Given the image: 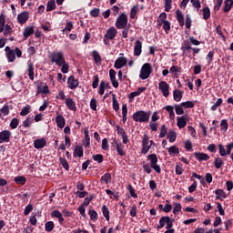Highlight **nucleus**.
<instances>
[{
    "label": "nucleus",
    "mask_w": 233,
    "mask_h": 233,
    "mask_svg": "<svg viewBox=\"0 0 233 233\" xmlns=\"http://www.w3.org/2000/svg\"><path fill=\"white\" fill-rule=\"evenodd\" d=\"M150 120V111H137L133 114V121L135 123H148Z\"/></svg>",
    "instance_id": "obj_1"
},
{
    "label": "nucleus",
    "mask_w": 233,
    "mask_h": 233,
    "mask_svg": "<svg viewBox=\"0 0 233 233\" xmlns=\"http://www.w3.org/2000/svg\"><path fill=\"white\" fill-rule=\"evenodd\" d=\"M181 106H183L184 108H194V102L192 101L182 102Z\"/></svg>",
    "instance_id": "obj_62"
},
{
    "label": "nucleus",
    "mask_w": 233,
    "mask_h": 233,
    "mask_svg": "<svg viewBox=\"0 0 233 233\" xmlns=\"http://www.w3.org/2000/svg\"><path fill=\"white\" fill-rule=\"evenodd\" d=\"M172 218H170V217L166 216V217H162L159 219V226L157 227V228L160 229L163 228V227H165V225H167L171 222Z\"/></svg>",
    "instance_id": "obj_21"
},
{
    "label": "nucleus",
    "mask_w": 233,
    "mask_h": 233,
    "mask_svg": "<svg viewBox=\"0 0 233 233\" xmlns=\"http://www.w3.org/2000/svg\"><path fill=\"white\" fill-rule=\"evenodd\" d=\"M194 177H196V179H199L201 185H205V178L203 177V176L198 175V173L193 172V173H192L191 181H194Z\"/></svg>",
    "instance_id": "obj_50"
},
{
    "label": "nucleus",
    "mask_w": 233,
    "mask_h": 233,
    "mask_svg": "<svg viewBox=\"0 0 233 233\" xmlns=\"http://www.w3.org/2000/svg\"><path fill=\"white\" fill-rule=\"evenodd\" d=\"M127 114H128V108L127 107V104L122 106V121L123 123H127Z\"/></svg>",
    "instance_id": "obj_44"
},
{
    "label": "nucleus",
    "mask_w": 233,
    "mask_h": 233,
    "mask_svg": "<svg viewBox=\"0 0 233 233\" xmlns=\"http://www.w3.org/2000/svg\"><path fill=\"white\" fill-rule=\"evenodd\" d=\"M59 161L63 168H65V170H70V165L68 164V161L66 160V158L59 157Z\"/></svg>",
    "instance_id": "obj_42"
},
{
    "label": "nucleus",
    "mask_w": 233,
    "mask_h": 233,
    "mask_svg": "<svg viewBox=\"0 0 233 233\" xmlns=\"http://www.w3.org/2000/svg\"><path fill=\"white\" fill-rule=\"evenodd\" d=\"M32 34H34V26H29L24 30L23 35L25 39H26L27 37L31 36Z\"/></svg>",
    "instance_id": "obj_34"
},
{
    "label": "nucleus",
    "mask_w": 233,
    "mask_h": 233,
    "mask_svg": "<svg viewBox=\"0 0 233 233\" xmlns=\"http://www.w3.org/2000/svg\"><path fill=\"white\" fill-rule=\"evenodd\" d=\"M6 15L5 14L0 15V34L5 30V23Z\"/></svg>",
    "instance_id": "obj_47"
},
{
    "label": "nucleus",
    "mask_w": 233,
    "mask_h": 233,
    "mask_svg": "<svg viewBox=\"0 0 233 233\" xmlns=\"http://www.w3.org/2000/svg\"><path fill=\"white\" fill-rule=\"evenodd\" d=\"M32 123H34V116H28L23 121L21 127H24V128H30V127H32Z\"/></svg>",
    "instance_id": "obj_27"
},
{
    "label": "nucleus",
    "mask_w": 233,
    "mask_h": 233,
    "mask_svg": "<svg viewBox=\"0 0 233 233\" xmlns=\"http://www.w3.org/2000/svg\"><path fill=\"white\" fill-rule=\"evenodd\" d=\"M67 85L70 90H76L79 86V80L76 79L74 76H71L67 78Z\"/></svg>",
    "instance_id": "obj_11"
},
{
    "label": "nucleus",
    "mask_w": 233,
    "mask_h": 233,
    "mask_svg": "<svg viewBox=\"0 0 233 233\" xmlns=\"http://www.w3.org/2000/svg\"><path fill=\"white\" fill-rule=\"evenodd\" d=\"M72 28H74V24L72 22H67L66 27L63 29V32L68 34V32H72Z\"/></svg>",
    "instance_id": "obj_56"
},
{
    "label": "nucleus",
    "mask_w": 233,
    "mask_h": 233,
    "mask_svg": "<svg viewBox=\"0 0 233 233\" xmlns=\"http://www.w3.org/2000/svg\"><path fill=\"white\" fill-rule=\"evenodd\" d=\"M232 6H233V0H226L224 2L223 11L226 13L230 12V10H232Z\"/></svg>",
    "instance_id": "obj_28"
},
{
    "label": "nucleus",
    "mask_w": 233,
    "mask_h": 233,
    "mask_svg": "<svg viewBox=\"0 0 233 233\" xmlns=\"http://www.w3.org/2000/svg\"><path fill=\"white\" fill-rule=\"evenodd\" d=\"M127 63V57L119 56L115 61L114 67L116 68V70H119V68H123V66H126Z\"/></svg>",
    "instance_id": "obj_12"
},
{
    "label": "nucleus",
    "mask_w": 233,
    "mask_h": 233,
    "mask_svg": "<svg viewBox=\"0 0 233 233\" xmlns=\"http://www.w3.org/2000/svg\"><path fill=\"white\" fill-rule=\"evenodd\" d=\"M167 13L163 12L159 15L158 16V20H157V23H158V26H161V25H163V23L167 22Z\"/></svg>",
    "instance_id": "obj_46"
},
{
    "label": "nucleus",
    "mask_w": 233,
    "mask_h": 233,
    "mask_svg": "<svg viewBox=\"0 0 233 233\" xmlns=\"http://www.w3.org/2000/svg\"><path fill=\"white\" fill-rule=\"evenodd\" d=\"M193 8H196V10H199L201 8V2L199 0H191Z\"/></svg>",
    "instance_id": "obj_60"
},
{
    "label": "nucleus",
    "mask_w": 233,
    "mask_h": 233,
    "mask_svg": "<svg viewBox=\"0 0 233 233\" xmlns=\"http://www.w3.org/2000/svg\"><path fill=\"white\" fill-rule=\"evenodd\" d=\"M10 137H12L10 130L0 131V143H10Z\"/></svg>",
    "instance_id": "obj_10"
},
{
    "label": "nucleus",
    "mask_w": 233,
    "mask_h": 233,
    "mask_svg": "<svg viewBox=\"0 0 233 233\" xmlns=\"http://www.w3.org/2000/svg\"><path fill=\"white\" fill-rule=\"evenodd\" d=\"M142 50H143V43H141V41L139 40H137L134 47V56H141Z\"/></svg>",
    "instance_id": "obj_17"
},
{
    "label": "nucleus",
    "mask_w": 233,
    "mask_h": 233,
    "mask_svg": "<svg viewBox=\"0 0 233 233\" xmlns=\"http://www.w3.org/2000/svg\"><path fill=\"white\" fill-rule=\"evenodd\" d=\"M116 150L118 156H121V157L127 156V153L125 152V146H123V144L117 145L116 147Z\"/></svg>",
    "instance_id": "obj_36"
},
{
    "label": "nucleus",
    "mask_w": 233,
    "mask_h": 233,
    "mask_svg": "<svg viewBox=\"0 0 233 233\" xmlns=\"http://www.w3.org/2000/svg\"><path fill=\"white\" fill-rule=\"evenodd\" d=\"M165 1V12H170L172 10V0H164Z\"/></svg>",
    "instance_id": "obj_57"
},
{
    "label": "nucleus",
    "mask_w": 233,
    "mask_h": 233,
    "mask_svg": "<svg viewBox=\"0 0 233 233\" xmlns=\"http://www.w3.org/2000/svg\"><path fill=\"white\" fill-rule=\"evenodd\" d=\"M93 57L95 63H101V55H99V52L93 51Z\"/></svg>",
    "instance_id": "obj_59"
},
{
    "label": "nucleus",
    "mask_w": 233,
    "mask_h": 233,
    "mask_svg": "<svg viewBox=\"0 0 233 233\" xmlns=\"http://www.w3.org/2000/svg\"><path fill=\"white\" fill-rule=\"evenodd\" d=\"M101 183H105L106 185H108V183L112 182V175L110 173H105L101 178Z\"/></svg>",
    "instance_id": "obj_25"
},
{
    "label": "nucleus",
    "mask_w": 233,
    "mask_h": 233,
    "mask_svg": "<svg viewBox=\"0 0 233 233\" xmlns=\"http://www.w3.org/2000/svg\"><path fill=\"white\" fill-rule=\"evenodd\" d=\"M127 24L128 16L127 15V14L123 13L116 18L115 25L118 30H123V28H125V26H127Z\"/></svg>",
    "instance_id": "obj_4"
},
{
    "label": "nucleus",
    "mask_w": 233,
    "mask_h": 233,
    "mask_svg": "<svg viewBox=\"0 0 233 233\" xmlns=\"http://www.w3.org/2000/svg\"><path fill=\"white\" fill-rule=\"evenodd\" d=\"M56 127L58 128H65V125L66 121L65 120V116L62 115H58L56 118Z\"/></svg>",
    "instance_id": "obj_20"
},
{
    "label": "nucleus",
    "mask_w": 233,
    "mask_h": 233,
    "mask_svg": "<svg viewBox=\"0 0 233 233\" xmlns=\"http://www.w3.org/2000/svg\"><path fill=\"white\" fill-rule=\"evenodd\" d=\"M51 218H56L58 219L59 225H64L65 218H63V214L58 209L53 210L51 212Z\"/></svg>",
    "instance_id": "obj_13"
},
{
    "label": "nucleus",
    "mask_w": 233,
    "mask_h": 233,
    "mask_svg": "<svg viewBox=\"0 0 233 233\" xmlns=\"http://www.w3.org/2000/svg\"><path fill=\"white\" fill-rule=\"evenodd\" d=\"M66 105L69 110H72L73 112L77 111V106H76V102H74L73 98H66Z\"/></svg>",
    "instance_id": "obj_18"
},
{
    "label": "nucleus",
    "mask_w": 233,
    "mask_h": 233,
    "mask_svg": "<svg viewBox=\"0 0 233 233\" xmlns=\"http://www.w3.org/2000/svg\"><path fill=\"white\" fill-rule=\"evenodd\" d=\"M215 194L216 199H221V198H223V199H227V193H225L223 189H216Z\"/></svg>",
    "instance_id": "obj_30"
},
{
    "label": "nucleus",
    "mask_w": 233,
    "mask_h": 233,
    "mask_svg": "<svg viewBox=\"0 0 233 233\" xmlns=\"http://www.w3.org/2000/svg\"><path fill=\"white\" fill-rule=\"evenodd\" d=\"M192 26V18H190V15H186V28L190 30Z\"/></svg>",
    "instance_id": "obj_58"
},
{
    "label": "nucleus",
    "mask_w": 233,
    "mask_h": 233,
    "mask_svg": "<svg viewBox=\"0 0 233 233\" xmlns=\"http://www.w3.org/2000/svg\"><path fill=\"white\" fill-rule=\"evenodd\" d=\"M177 137V134L176 131H169L167 134V139H169V143H174Z\"/></svg>",
    "instance_id": "obj_41"
},
{
    "label": "nucleus",
    "mask_w": 233,
    "mask_h": 233,
    "mask_svg": "<svg viewBox=\"0 0 233 233\" xmlns=\"http://www.w3.org/2000/svg\"><path fill=\"white\" fill-rule=\"evenodd\" d=\"M152 72H153L152 65H150V63L144 64L140 69V74H139L140 79L142 80L148 79Z\"/></svg>",
    "instance_id": "obj_3"
},
{
    "label": "nucleus",
    "mask_w": 233,
    "mask_h": 233,
    "mask_svg": "<svg viewBox=\"0 0 233 233\" xmlns=\"http://www.w3.org/2000/svg\"><path fill=\"white\" fill-rule=\"evenodd\" d=\"M46 145V138L45 137L38 138L34 141V147L36 148V150L45 148Z\"/></svg>",
    "instance_id": "obj_14"
},
{
    "label": "nucleus",
    "mask_w": 233,
    "mask_h": 233,
    "mask_svg": "<svg viewBox=\"0 0 233 233\" xmlns=\"http://www.w3.org/2000/svg\"><path fill=\"white\" fill-rule=\"evenodd\" d=\"M55 227H56V225L54 224V221H47L45 224V230H46V232H52V230H54Z\"/></svg>",
    "instance_id": "obj_40"
},
{
    "label": "nucleus",
    "mask_w": 233,
    "mask_h": 233,
    "mask_svg": "<svg viewBox=\"0 0 233 233\" xmlns=\"http://www.w3.org/2000/svg\"><path fill=\"white\" fill-rule=\"evenodd\" d=\"M28 19H30L28 12H22L17 15V21L20 25H25Z\"/></svg>",
    "instance_id": "obj_16"
},
{
    "label": "nucleus",
    "mask_w": 233,
    "mask_h": 233,
    "mask_svg": "<svg viewBox=\"0 0 233 233\" xmlns=\"http://www.w3.org/2000/svg\"><path fill=\"white\" fill-rule=\"evenodd\" d=\"M158 89L160 90V92L162 93V95L164 96V97H168L169 94H170V86L168 85V83L165 82V81H161L158 84Z\"/></svg>",
    "instance_id": "obj_7"
},
{
    "label": "nucleus",
    "mask_w": 233,
    "mask_h": 233,
    "mask_svg": "<svg viewBox=\"0 0 233 233\" xmlns=\"http://www.w3.org/2000/svg\"><path fill=\"white\" fill-rule=\"evenodd\" d=\"M189 119H190V116H188V115L177 116V127H178V128H185V127H187V121H188Z\"/></svg>",
    "instance_id": "obj_9"
},
{
    "label": "nucleus",
    "mask_w": 233,
    "mask_h": 233,
    "mask_svg": "<svg viewBox=\"0 0 233 233\" xmlns=\"http://www.w3.org/2000/svg\"><path fill=\"white\" fill-rule=\"evenodd\" d=\"M202 14L203 19H205V21L210 19V8L208 6L203 7Z\"/></svg>",
    "instance_id": "obj_32"
},
{
    "label": "nucleus",
    "mask_w": 233,
    "mask_h": 233,
    "mask_svg": "<svg viewBox=\"0 0 233 233\" xmlns=\"http://www.w3.org/2000/svg\"><path fill=\"white\" fill-rule=\"evenodd\" d=\"M221 105H223V98H218V99L217 100V102L215 103V105L212 106L210 109H211L213 112H216V110H218V106H221Z\"/></svg>",
    "instance_id": "obj_53"
},
{
    "label": "nucleus",
    "mask_w": 233,
    "mask_h": 233,
    "mask_svg": "<svg viewBox=\"0 0 233 233\" xmlns=\"http://www.w3.org/2000/svg\"><path fill=\"white\" fill-rule=\"evenodd\" d=\"M184 171H185V169H183V164L176 165L175 172H176L177 176H181V174H183Z\"/></svg>",
    "instance_id": "obj_52"
},
{
    "label": "nucleus",
    "mask_w": 233,
    "mask_h": 233,
    "mask_svg": "<svg viewBox=\"0 0 233 233\" xmlns=\"http://www.w3.org/2000/svg\"><path fill=\"white\" fill-rule=\"evenodd\" d=\"M88 214L90 216L91 221H97V211L96 210H89Z\"/></svg>",
    "instance_id": "obj_55"
},
{
    "label": "nucleus",
    "mask_w": 233,
    "mask_h": 233,
    "mask_svg": "<svg viewBox=\"0 0 233 233\" xmlns=\"http://www.w3.org/2000/svg\"><path fill=\"white\" fill-rule=\"evenodd\" d=\"M84 134H85V138H86V143L84 144L86 148H89L90 147V135L88 134V128H86L84 130Z\"/></svg>",
    "instance_id": "obj_33"
},
{
    "label": "nucleus",
    "mask_w": 233,
    "mask_h": 233,
    "mask_svg": "<svg viewBox=\"0 0 233 233\" xmlns=\"http://www.w3.org/2000/svg\"><path fill=\"white\" fill-rule=\"evenodd\" d=\"M51 63H56L57 66H61L66 61L65 55L61 51L53 52L50 55Z\"/></svg>",
    "instance_id": "obj_2"
},
{
    "label": "nucleus",
    "mask_w": 233,
    "mask_h": 233,
    "mask_svg": "<svg viewBox=\"0 0 233 233\" xmlns=\"http://www.w3.org/2000/svg\"><path fill=\"white\" fill-rule=\"evenodd\" d=\"M31 108H32V107L30 106V105L25 106L22 109V111L20 112V116H28V114H30Z\"/></svg>",
    "instance_id": "obj_54"
},
{
    "label": "nucleus",
    "mask_w": 233,
    "mask_h": 233,
    "mask_svg": "<svg viewBox=\"0 0 233 233\" xmlns=\"http://www.w3.org/2000/svg\"><path fill=\"white\" fill-rule=\"evenodd\" d=\"M167 130H168V129L167 128V126L162 125L161 129H160L159 137H160V138L165 137V136H167Z\"/></svg>",
    "instance_id": "obj_64"
},
{
    "label": "nucleus",
    "mask_w": 233,
    "mask_h": 233,
    "mask_svg": "<svg viewBox=\"0 0 233 233\" xmlns=\"http://www.w3.org/2000/svg\"><path fill=\"white\" fill-rule=\"evenodd\" d=\"M27 66H28L27 72H28L29 79L31 81H34V63H32L31 61H28Z\"/></svg>",
    "instance_id": "obj_26"
},
{
    "label": "nucleus",
    "mask_w": 233,
    "mask_h": 233,
    "mask_svg": "<svg viewBox=\"0 0 233 233\" xmlns=\"http://www.w3.org/2000/svg\"><path fill=\"white\" fill-rule=\"evenodd\" d=\"M113 99V109L115 112H119V102H117V98L116 97V95L112 96Z\"/></svg>",
    "instance_id": "obj_49"
},
{
    "label": "nucleus",
    "mask_w": 233,
    "mask_h": 233,
    "mask_svg": "<svg viewBox=\"0 0 233 233\" xmlns=\"http://www.w3.org/2000/svg\"><path fill=\"white\" fill-rule=\"evenodd\" d=\"M15 56L16 57H21L23 56V52L19 47H15L13 51H9V53L6 54L8 63H14L15 61Z\"/></svg>",
    "instance_id": "obj_6"
},
{
    "label": "nucleus",
    "mask_w": 233,
    "mask_h": 233,
    "mask_svg": "<svg viewBox=\"0 0 233 233\" xmlns=\"http://www.w3.org/2000/svg\"><path fill=\"white\" fill-rule=\"evenodd\" d=\"M106 88H110V83H108V82H106L105 80H102L100 82L98 94L100 96H103L105 94Z\"/></svg>",
    "instance_id": "obj_22"
},
{
    "label": "nucleus",
    "mask_w": 233,
    "mask_h": 233,
    "mask_svg": "<svg viewBox=\"0 0 233 233\" xmlns=\"http://www.w3.org/2000/svg\"><path fill=\"white\" fill-rule=\"evenodd\" d=\"M17 127H19V118L17 117H15L11 120L10 122V127L13 129V130H15V128H17Z\"/></svg>",
    "instance_id": "obj_51"
},
{
    "label": "nucleus",
    "mask_w": 233,
    "mask_h": 233,
    "mask_svg": "<svg viewBox=\"0 0 233 233\" xmlns=\"http://www.w3.org/2000/svg\"><path fill=\"white\" fill-rule=\"evenodd\" d=\"M169 156H177L179 154V147L172 146L168 148Z\"/></svg>",
    "instance_id": "obj_39"
},
{
    "label": "nucleus",
    "mask_w": 233,
    "mask_h": 233,
    "mask_svg": "<svg viewBox=\"0 0 233 233\" xmlns=\"http://www.w3.org/2000/svg\"><path fill=\"white\" fill-rule=\"evenodd\" d=\"M173 98H174V101H176L177 103H179V101L183 99V92L179 89H175L173 91Z\"/></svg>",
    "instance_id": "obj_24"
},
{
    "label": "nucleus",
    "mask_w": 233,
    "mask_h": 233,
    "mask_svg": "<svg viewBox=\"0 0 233 233\" xmlns=\"http://www.w3.org/2000/svg\"><path fill=\"white\" fill-rule=\"evenodd\" d=\"M102 214L106 221H110V210H108V208L105 205L102 207Z\"/></svg>",
    "instance_id": "obj_37"
},
{
    "label": "nucleus",
    "mask_w": 233,
    "mask_h": 233,
    "mask_svg": "<svg viewBox=\"0 0 233 233\" xmlns=\"http://www.w3.org/2000/svg\"><path fill=\"white\" fill-rule=\"evenodd\" d=\"M220 130H221V132H227V130H228V122L227 121V119L221 120Z\"/></svg>",
    "instance_id": "obj_48"
},
{
    "label": "nucleus",
    "mask_w": 233,
    "mask_h": 233,
    "mask_svg": "<svg viewBox=\"0 0 233 233\" xmlns=\"http://www.w3.org/2000/svg\"><path fill=\"white\" fill-rule=\"evenodd\" d=\"M180 50L182 51V54L183 56H185V57H191L190 55H188L190 50H192V46L190 45V41L185 40L181 45Z\"/></svg>",
    "instance_id": "obj_8"
},
{
    "label": "nucleus",
    "mask_w": 233,
    "mask_h": 233,
    "mask_svg": "<svg viewBox=\"0 0 233 233\" xmlns=\"http://www.w3.org/2000/svg\"><path fill=\"white\" fill-rule=\"evenodd\" d=\"M56 0H50L46 5V12H52L53 10H56Z\"/></svg>",
    "instance_id": "obj_35"
},
{
    "label": "nucleus",
    "mask_w": 233,
    "mask_h": 233,
    "mask_svg": "<svg viewBox=\"0 0 233 233\" xmlns=\"http://www.w3.org/2000/svg\"><path fill=\"white\" fill-rule=\"evenodd\" d=\"M147 159L150 161V167L157 172V174H160L161 167L157 165V155L151 154L147 157Z\"/></svg>",
    "instance_id": "obj_5"
},
{
    "label": "nucleus",
    "mask_w": 233,
    "mask_h": 233,
    "mask_svg": "<svg viewBox=\"0 0 233 233\" xmlns=\"http://www.w3.org/2000/svg\"><path fill=\"white\" fill-rule=\"evenodd\" d=\"M176 17H177V21L179 24V26H185V16L183 15V13L181 12V10L177 9L176 11Z\"/></svg>",
    "instance_id": "obj_19"
},
{
    "label": "nucleus",
    "mask_w": 233,
    "mask_h": 233,
    "mask_svg": "<svg viewBox=\"0 0 233 233\" xmlns=\"http://www.w3.org/2000/svg\"><path fill=\"white\" fill-rule=\"evenodd\" d=\"M92 159L94 161H96V163H98L99 165H101V163H103V161H105V158H104L103 155H101V154L93 155Z\"/></svg>",
    "instance_id": "obj_45"
},
{
    "label": "nucleus",
    "mask_w": 233,
    "mask_h": 233,
    "mask_svg": "<svg viewBox=\"0 0 233 233\" xmlns=\"http://www.w3.org/2000/svg\"><path fill=\"white\" fill-rule=\"evenodd\" d=\"M163 25V30L165 31L166 34H168L170 32V23L167 21L162 22Z\"/></svg>",
    "instance_id": "obj_61"
},
{
    "label": "nucleus",
    "mask_w": 233,
    "mask_h": 233,
    "mask_svg": "<svg viewBox=\"0 0 233 233\" xmlns=\"http://www.w3.org/2000/svg\"><path fill=\"white\" fill-rule=\"evenodd\" d=\"M16 185H25L26 183V177L25 176H18L14 178Z\"/></svg>",
    "instance_id": "obj_31"
},
{
    "label": "nucleus",
    "mask_w": 233,
    "mask_h": 233,
    "mask_svg": "<svg viewBox=\"0 0 233 233\" xmlns=\"http://www.w3.org/2000/svg\"><path fill=\"white\" fill-rule=\"evenodd\" d=\"M194 157L197 159V161H208L210 159V156H208L207 153H201V152H195Z\"/></svg>",
    "instance_id": "obj_15"
},
{
    "label": "nucleus",
    "mask_w": 233,
    "mask_h": 233,
    "mask_svg": "<svg viewBox=\"0 0 233 233\" xmlns=\"http://www.w3.org/2000/svg\"><path fill=\"white\" fill-rule=\"evenodd\" d=\"M105 35H106V37H108L110 40L115 39L116 35H117V30L116 27H110Z\"/></svg>",
    "instance_id": "obj_23"
},
{
    "label": "nucleus",
    "mask_w": 233,
    "mask_h": 233,
    "mask_svg": "<svg viewBox=\"0 0 233 233\" xmlns=\"http://www.w3.org/2000/svg\"><path fill=\"white\" fill-rule=\"evenodd\" d=\"M214 165L217 169H219L221 168V167H223V165H225V162H223V159H221V157H215Z\"/></svg>",
    "instance_id": "obj_38"
},
{
    "label": "nucleus",
    "mask_w": 233,
    "mask_h": 233,
    "mask_svg": "<svg viewBox=\"0 0 233 233\" xmlns=\"http://www.w3.org/2000/svg\"><path fill=\"white\" fill-rule=\"evenodd\" d=\"M99 14H101V10L99 8H94L90 11L91 17H99Z\"/></svg>",
    "instance_id": "obj_63"
},
{
    "label": "nucleus",
    "mask_w": 233,
    "mask_h": 233,
    "mask_svg": "<svg viewBox=\"0 0 233 233\" xmlns=\"http://www.w3.org/2000/svg\"><path fill=\"white\" fill-rule=\"evenodd\" d=\"M83 146L76 145L75 147L74 155L77 156V157H83Z\"/></svg>",
    "instance_id": "obj_29"
},
{
    "label": "nucleus",
    "mask_w": 233,
    "mask_h": 233,
    "mask_svg": "<svg viewBox=\"0 0 233 233\" xmlns=\"http://www.w3.org/2000/svg\"><path fill=\"white\" fill-rule=\"evenodd\" d=\"M175 112L177 116H183L185 114V110H183V106H181V104H176Z\"/></svg>",
    "instance_id": "obj_43"
}]
</instances>
